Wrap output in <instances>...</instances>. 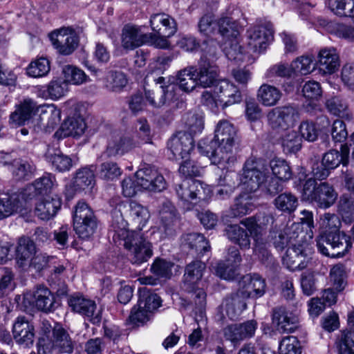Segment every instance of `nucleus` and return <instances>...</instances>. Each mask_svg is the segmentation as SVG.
I'll use <instances>...</instances> for the list:
<instances>
[{"label":"nucleus","mask_w":354,"mask_h":354,"mask_svg":"<svg viewBox=\"0 0 354 354\" xmlns=\"http://www.w3.org/2000/svg\"><path fill=\"white\" fill-rule=\"evenodd\" d=\"M281 145L285 153H296L301 147V138L297 131L287 129L281 136Z\"/></svg>","instance_id":"50"},{"label":"nucleus","mask_w":354,"mask_h":354,"mask_svg":"<svg viewBox=\"0 0 354 354\" xmlns=\"http://www.w3.org/2000/svg\"><path fill=\"white\" fill-rule=\"evenodd\" d=\"M295 75H305L310 73L315 68L313 57L312 55H302L298 57L292 62Z\"/></svg>","instance_id":"57"},{"label":"nucleus","mask_w":354,"mask_h":354,"mask_svg":"<svg viewBox=\"0 0 354 354\" xmlns=\"http://www.w3.org/2000/svg\"><path fill=\"white\" fill-rule=\"evenodd\" d=\"M317 246L326 257H342L350 250L352 243L349 236L339 230L321 234L317 239Z\"/></svg>","instance_id":"5"},{"label":"nucleus","mask_w":354,"mask_h":354,"mask_svg":"<svg viewBox=\"0 0 354 354\" xmlns=\"http://www.w3.org/2000/svg\"><path fill=\"white\" fill-rule=\"evenodd\" d=\"M127 225L122 215L115 212L110 230V232L113 234V240L115 243L124 245L132 263L140 265L152 257V246L142 232H129Z\"/></svg>","instance_id":"2"},{"label":"nucleus","mask_w":354,"mask_h":354,"mask_svg":"<svg viewBox=\"0 0 354 354\" xmlns=\"http://www.w3.org/2000/svg\"><path fill=\"white\" fill-rule=\"evenodd\" d=\"M49 38L53 47L64 55H71L77 48L78 38L71 28H62L53 31Z\"/></svg>","instance_id":"12"},{"label":"nucleus","mask_w":354,"mask_h":354,"mask_svg":"<svg viewBox=\"0 0 354 354\" xmlns=\"http://www.w3.org/2000/svg\"><path fill=\"white\" fill-rule=\"evenodd\" d=\"M129 214L133 222L140 232L147 224L150 215L148 209L136 201L129 203Z\"/></svg>","instance_id":"47"},{"label":"nucleus","mask_w":354,"mask_h":354,"mask_svg":"<svg viewBox=\"0 0 354 354\" xmlns=\"http://www.w3.org/2000/svg\"><path fill=\"white\" fill-rule=\"evenodd\" d=\"M150 24L153 31L158 35L171 37L176 31L175 21L165 13H157L151 16Z\"/></svg>","instance_id":"30"},{"label":"nucleus","mask_w":354,"mask_h":354,"mask_svg":"<svg viewBox=\"0 0 354 354\" xmlns=\"http://www.w3.org/2000/svg\"><path fill=\"white\" fill-rule=\"evenodd\" d=\"M86 128V125L82 118H68L61 126V135L64 137L80 136L84 133Z\"/></svg>","instance_id":"42"},{"label":"nucleus","mask_w":354,"mask_h":354,"mask_svg":"<svg viewBox=\"0 0 354 354\" xmlns=\"http://www.w3.org/2000/svg\"><path fill=\"white\" fill-rule=\"evenodd\" d=\"M135 178L137 184L143 189L160 192L166 187L164 177L151 167H144L136 171Z\"/></svg>","instance_id":"14"},{"label":"nucleus","mask_w":354,"mask_h":354,"mask_svg":"<svg viewBox=\"0 0 354 354\" xmlns=\"http://www.w3.org/2000/svg\"><path fill=\"white\" fill-rule=\"evenodd\" d=\"M272 321L277 330L292 333L299 322V313L297 310L291 311L285 307H278L273 310Z\"/></svg>","instance_id":"22"},{"label":"nucleus","mask_w":354,"mask_h":354,"mask_svg":"<svg viewBox=\"0 0 354 354\" xmlns=\"http://www.w3.org/2000/svg\"><path fill=\"white\" fill-rule=\"evenodd\" d=\"M303 195L307 200L314 201L321 208H328L337 198V193L327 182L317 184L315 180L308 179L304 185Z\"/></svg>","instance_id":"6"},{"label":"nucleus","mask_w":354,"mask_h":354,"mask_svg":"<svg viewBox=\"0 0 354 354\" xmlns=\"http://www.w3.org/2000/svg\"><path fill=\"white\" fill-rule=\"evenodd\" d=\"M329 279L333 288L337 292L343 290L347 283L346 267L341 263L333 266L330 270Z\"/></svg>","instance_id":"48"},{"label":"nucleus","mask_w":354,"mask_h":354,"mask_svg":"<svg viewBox=\"0 0 354 354\" xmlns=\"http://www.w3.org/2000/svg\"><path fill=\"white\" fill-rule=\"evenodd\" d=\"M214 92L223 109L241 102L242 95L239 88L226 80H221L215 85Z\"/></svg>","instance_id":"17"},{"label":"nucleus","mask_w":354,"mask_h":354,"mask_svg":"<svg viewBox=\"0 0 354 354\" xmlns=\"http://www.w3.org/2000/svg\"><path fill=\"white\" fill-rule=\"evenodd\" d=\"M279 354H301L299 342L295 336H288L279 344Z\"/></svg>","instance_id":"64"},{"label":"nucleus","mask_w":354,"mask_h":354,"mask_svg":"<svg viewBox=\"0 0 354 354\" xmlns=\"http://www.w3.org/2000/svg\"><path fill=\"white\" fill-rule=\"evenodd\" d=\"M241 224L244 225L253 237L254 252L262 261H268L271 254L267 249V243L261 236V226L257 223L256 217L252 216L243 219Z\"/></svg>","instance_id":"16"},{"label":"nucleus","mask_w":354,"mask_h":354,"mask_svg":"<svg viewBox=\"0 0 354 354\" xmlns=\"http://www.w3.org/2000/svg\"><path fill=\"white\" fill-rule=\"evenodd\" d=\"M196 68L188 66L179 71L176 75V82L182 91L189 93L198 86L196 78Z\"/></svg>","instance_id":"39"},{"label":"nucleus","mask_w":354,"mask_h":354,"mask_svg":"<svg viewBox=\"0 0 354 354\" xmlns=\"http://www.w3.org/2000/svg\"><path fill=\"white\" fill-rule=\"evenodd\" d=\"M250 196L247 194H241L236 198L234 205L231 207L230 215L233 217H241L249 214L252 209Z\"/></svg>","instance_id":"54"},{"label":"nucleus","mask_w":354,"mask_h":354,"mask_svg":"<svg viewBox=\"0 0 354 354\" xmlns=\"http://www.w3.org/2000/svg\"><path fill=\"white\" fill-rule=\"evenodd\" d=\"M227 238L239 245L241 249L246 250L250 247V239L246 230L238 225H230L225 230Z\"/></svg>","instance_id":"41"},{"label":"nucleus","mask_w":354,"mask_h":354,"mask_svg":"<svg viewBox=\"0 0 354 354\" xmlns=\"http://www.w3.org/2000/svg\"><path fill=\"white\" fill-rule=\"evenodd\" d=\"M338 211L344 222L351 223L354 219V202L352 198L346 196H341Z\"/></svg>","instance_id":"60"},{"label":"nucleus","mask_w":354,"mask_h":354,"mask_svg":"<svg viewBox=\"0 0 354 354\" xmlns=\"http://www.w3.org/2000/svg\"><path fill=\"white\" fill-rule=\"evenodd\" d=\"M243 297L239 293L227 297L221 305V311L223 316H227L230 319L237 318L246 308V304Z\"/></svg>","instance_id":"33"},{"label":"nucleus","mask_w":354,"mask_h":354,"mask_svg":"<svg viewBox=\"0 0 354 354\" xmlns=\"http://www.w3.org/2000/svg\"><path fill=\"white\" fill-rule=\"evenodd\" d=\"M327 6L337 16H354V0H328Z\"/></svg>","instance_id":"49"},{"label":"nucleus","mask_w":354,"mask_h":354,"mask_svg":"<svg viewBox=\"0 0 354 354\" xmlns=\"http://www.w3.org/2000/svg\"><path fill=\"white\" fill-rule=\"evenodd\" d=\"M196 78L198 86L203 88L214 86L220 81L217 66L202 59L198 68H196Z\"/></svg>","instance_id":"27"},{"label":"nucleus","mask_w":354,"mask_h":354,"mask_svg":"<svg viewBox=\"0 0 354 354\" xmlns=\"http://www.w3.org/2000/svg\"><path fill=\"white\" fill-rule=\"evenodd\" d=\"M312 254V248L306 241L292 244L282 258L283 264L292 271L305 269L311 263Z\"/></svg>","instance_id":"8"},{"label":"nucleus","mask_w":354,"mask_h":354,"mask_svg":"<svg viewBox=\"0 0 354 354\" xmlns=\"http://www.w3.org/2000/svg\"><path fill=\"white\" fill-rule=\"evenodd\" d=\"M134 149L128 136L113 137L108 140L104 154L108 158L122 156Z\"/></svg>","instance_id":"32"},{"label":"nucleus","mask_w":354,"mask_h":354,"mask_svg":"<svg viewBox=\"0 0 354 354\" xmlns=\"http://www.w3.org/2000/svg\"><path fill=\"white\" fill-rule=\"evenodd\" d=\"M267 174L264 167L254 158L248 159L243 167V172L241 178L242 189L247 192H253L266 181Z\"/></svg>","instance_id":"9"},{"label":"nucleus","mask_w":354,"mask_h":354,"mask_svg":"<svg viewBox=\"0 0 354 354\" xmlns=\"http://www.w3.org/2000/svg\"><path fill=\"white\" fill-rule=\"evenodd\" d=\"M270 167L272 174L278 180L287 182L292 178V171L286 160L274 158L270 161Z\"/></svg>","instance_id":"44"},{"label":"nucleus","mask_w":354,"mask_h":354,"mask_svg":"<svg viewBox=\"0 0 354 354\" xmlns=\"http://www.w3.org/2000/svg\"><path fill=\"white\" fill-rule=\"evenodd\" d=\"M12 335L18 344L24 347H29L34 342L35 335L34 326L25 317H19L13 324Z\"/></svg>","instance_id":"23"},{"label":"nucleus","mask_w":354,"mask_h":354,"mask_svg":"<svg viewBox=\"0 0 354 354\" xmlns=\"http://www.w3.org/2000/svg\"><path fill=\"white\" fill-rule=\"evenodd\" d=\"M223 51L226 57L236 62H243L244 55L242 52V48L238 43L236 38L231 39L229 42H225Z\"/></svg>","instance_id":"62"},{"label":"nucleus","mask_w":354,"mask_h":354,"mask_svg":"<svg viewBox=\"0 0 354 354\" xmlns=\"http://www.w3.org/2000/svg\"><path fill=\"white\" fill-rule=\"evenodd\" d=\"M140 297L138 304L140 308H144L151 315L161 306L162 300L156 293L151 292L147 288H140Z\"/></svg>","instance_id":"43"},{"label":"nucleus","mask_w":354,"mask_h":354,"mask_svg":"<svg viewBox=\"0 0 354 354\" xmlns=\"http://www.w3.org/2000/svg\"><path fill=\"white\" fill-rule=\"evenodd\" d=\"M182 245L186 249L195 250L196 252L203 254L209 250V243L203 234L198 233H189L182 237Z\"/></svg>","instance_id":"40"},{"label":"nucleus","mask_w":354,"mask_h":354,"mask_svg":"<svg viewBox=\"0 0 354 354\" xmlns=\"http://www.w3.org/2000/svg\"><path fill=\"white\" fill-rule=\"evenodd\" d=\"M177 90V86L172 84L167 86L165 88L159 86L156 93L153 91H145V97L149 104L154 107H160L167 103L170 105L176 102L174 106L182 108L184 102L182 100L178 101Z\"/></svg>","instance_id":"13"},{"label":"nucleus","mask_w":354,"mask_h":354,"mask_svg":"<svg viewBox=\"0 0 354 354\" xmlns=\"http://www.w3.org/2000/svg\"><path fill=\"white\" fill-rule=\"evenodd\" d=\"M275 207L282 212L292 213L297 205V198L290 192H284L279 194L274 201Z\"/></svg>","instance_id":"51"},{"label":"nucleus","mask_w":354,"mask_h":354,"mask_svg":"<svg viewBox=\"0 0 354 354\" xmlns=\"http://www.w3.org/2000/svg\"><path fill=\"white\" fill-rule=\"evenodd\" d=\"M183 121L185 128L184 131L187 132L192 137L194 135L201 133L203 129V119L196 114L188 113L183 116Z\"/></svg>","instance_id":"56"},{"label":"nucleus","mask_w":354,"mask_h":354,"mask_svg":"<svg viewBox=\"0 0 354 354\" xmlns=\"http://www.w3.org/2000/svg\"><path fill=\"white\" fill-rule=\"evenodd\" d=\"M337 354H354V340L349 332H342L336 342Z\"/></svg>","instance_id":"63"},{"label":"nucleus","mask_w":354,"mask_h":354,"mask_svg":"<svg viewBox=\"0 0 354 354\" xmlns=\"http://www.w3.org/2000/svg\"><path fill=\"white\" fill-rule=\"evenodd\" d=\"M35 253L36 247L32 240L24 236L19 239L16 249V261L20 268L28 267Z\"/></svg>","instance_id":"31"},{"label":"nucleus","mask_w":354,"mask_h":354,"mask_svg":"<svg viewBox=\"0 0 354 354\" xmlns=\"http://www.w3.org/2000/svg\"><path fill=\"white\" fill-rule=\"evenodd\" d=\"M39 106L30 98L24 99L16 106V109L10 115V122L15 126H21L30 120L38 111Z\"/></svg>","instance_id":"26"},{"label":"nucleus","mask_w":354,"mask_h":354,"mask_svg":"<svg viewBox=\"0 0 354 354\" xmlns=\"http://www.w3.org/2000/svg\"><path fill=\"white\" fill-rule=\"evenodd\" d=\"M350 149L347 145H342L341 151L330 150L324 153L322 157V164L324 168L313 169V174L315 178L320 180L326 178L329 175V170L333 169L340 164L344 166L348 162Z\"/></svg>","instance_id":"10"},{"label":"nucleus","mask_w":354,"mask_h":354,"mask_svg":"<svg viewBox=\"0 0 354 354\" xmlns=\"http://www.w3.org/2000/svg\"><path fill=\"white\" fill-rule=\"evenodd\" d=\"M194 147V138L186 131L177 132L167 142V149L176 159L186 158Z\"/></svg>","instance_id":"15"},{"label":"nucleus","mask_w":354,"mask_h":354,"mask_svg":"<svg viewBox=\"0 0 354 354\" xmlns=\"http://www.w3.org/2000/svg\"><path fill=\"white\" fill-rule=\"evenodd\" d=\"M235 187L236 183L232 176L225 174L223 177L221 176L218 181L216 196L219 199H226L234 192Z\"/></svg>","instance_id":"58"},{"label":"nucleus","mask_w":354,"mask_h":354,"mask_svg":"<svg viewBox=\"0 0 354 354\" xmlns=\"http://www.w3.org/2000/svg\"><path fill=\"white\" fill-rule=\"evenodd\" d=\"M205 264L201 261H194L185 268L182 288L187 292L195 294V303L203 306L205 303L207 286L205 281L202 280Z\"/></svg>","instance_id":"3"},{"label":"nucleus","mask_w":354,"mask_h":354,"mask_svg":"<svg viewBox=\"0 0 354 354\" xmlns=\"http://www.w3.org/2000/svg\"><path fill=\"white\" fill-rule=\"evenodd\" d=\"M176 209L170 201H164L159 209V218L165 233L174 225L176 220Z\"/></svg>","instance_id":"45"},{"label":"nucleus","mask_w":354,"mask_h":354,"mask_svg":"<svg viewBox=\"0 0 354 354\" xmlns=\"http://www.w3.org/2000/svg\"><path fill=\"white\" fill-rule=\"evenodd\" d=\"M61 206L62 200L59 197L47 196L36 203L35 214L41 220L48 221L56 215Z\"/></svg>","instance_id":"29"},{"label":"nucleus","mask_w":354,"mask_h":354,"mask_svg":"<svg viewBox=\"0 0 354 354\" xmlns=\"http://www.w3.org/2000/svg\"><path fill=\"white\" fill-rule=\"evenodd\" d=\"M56 186L55 178L51 174H45L37 179L33 185L28 186L23 192V196H26L27 200L31 198L30 192L35 189L37 194H44L50 192Z\"/></svg>","instance_id":"35"},{"label":"nucleus","mask_w":354,"mask_h":354,"mask_svg":"<svg viewBox=\"0 0 354 354\" xmlns=\"http://www.w3.org/2000/svg\"><path fill=\"white\" fill-rule=\"evenodd\" d=\"M294 225L285 229L283 231H271L269 235V241L272 242L277 250H283L288 244L298 238L299 235L293 230Z\"/></svg>","instance_id":"38"},{"label":"nucleus","mask_w":354,"mask_h":354,"mask_svg":"<svg viewBox=\"0 0 354 354\" xmlns=\"http://www.w3.org/2000/svg\"><path fill=\"white\" fill-rule=\"evenodd\" d=\"M236 131L232 124L227 120H221L215 129L214 140L209 144L198 143L199 152L207 156L211 162L221 169L230 170L236 161L233 153Z\"/></svg>","instance_id":"1"},{"label":"nucleus","mask_w":354,"mask_h":354,"mask_svg":"<svg viewBox=\"0 0 354 354\" xmlns=\"http://www.w3.org/2000/svg\"><path fill=\"white\" fill-rule=\"evenodd\" d=\"M214 24L218 28V33L224 38L231 39L236 38L239 35V24L231 17H222Z\"/></svg>","instance_id":"46"},{"label":"nucleus","mask_w":354,"mask_h":354,"mask_svg":"<svg viewBox=\"0 0 354 354\" xmlns=\"http://www.w3.org/2000/svg\"><path fill=\"white\" fill-rule=\"evenodd\" d=\"M50 70V62L45 57H39L28 65L26 73L30 77H41L46 75Z\"/></svg>","instance_id":"55"},{"label":"nucleus","mask_w":354,"mask_h":354,"mask_svg":"<svg viewBox=\"0 0 354 354\" xmlns=\"http://www.w3.org/2000/svg\"><path fill=\"white\" fill-rule=\"evenodd\" d=\"M75 342L67 330L60 324L53 326L51 338L40 337L37 343L38 354H51L53 350L59 353L71 354L73 352Z\"/></svg>","instance_id":"4"},{"label":"nucleus","mask_w":354,"mask_h":354,"mask_svg":"<svg viewBox=\"0 0 354 354\" xmlns=\"http://www.w3.org/2000/svg\"><path fill=\"white\" fill-rule=\"evenodd\" d=\"M64 75V81L66 84H71L74 85H80L87 81V75L80 68L73 66L66 65L62 68Z\"/></svg>","instance_id":"53"},{"label":"nucleus","mask_w":354,"mask_h":354,"mask_svg":"<svg viewBox=\"0 0 354 354\" xmlns=\"http://www.w3.org/2000/svg\"><path fill=\"white\" fill-rule=\"evenodd\" d=\"M316 64L324 74H333L340 66L339 56L335 48H322L317 55Z\"/></svg>","instance_id":"25"},{"label":"nucleus","mask_w":354,"mask_h":354,"mask_svg":"<svg viewBox=\"0 0 354 354\" xmlns=\"http://www.w3.org/2000/svg\"><path fill=\"white\" fill-rule=\"evenodd\" d=\"M95 168L93 166L82 167L76 171L74 186L80 190H90L95 184Z\"/></svg>","instance_id":"37"},{"label":"nucleus","mask_w":354,"mask_h":354,"mask_svg":"<svg viewBox=\"0 0 354 354\" xmlns=\"http://www.w3.org/2000/svg\"><path fill=\"white\" fill-rule=\"evenodd\" d=\"M30 209L27 198L21 194H13L6 198H0V220L14 213L24 214Z\"/></svg>","instance_id":"21"},{"label":"nucleus","mask_w":354,"mask_h":354,"mask_svg":"<svg viewBox=\"0 0 354 354\" xmlns=\"http://www.w3.org/2000/svg\"><path fill=\"white\" fill-rule=\"evenodd\" d=\"M148 35L145 34L140 27L127 25L122 33V45L124 48L133 50L147 42Z\"/></svg>","instance_id":"28"},{"label":"nucleus","mask_w":354,"mask_h":354,"mask_svg":"<svg viewBox=\"0 0 354 354\" xmlns=\"http://www.w3.org/2000/svg\"><path fill=\"white\" fill-rule=\"evenodd\" d=\"M282 93L277 87L263 84L258 89L257 97L258 101L265 106H273L278 104Z\"/></svg>","instance_id":"34"},{"label":"nucleus","mask_w":354,"mask_h":354,"mask_svg":"<svg viewBox=\"0 0 354 354\" xmlns=\"http://www.w3.org/2000/svg\"><path fill=\"white\" fill-rule=\"evenodd\" d=\"M144 308H140V305L137 304L131 308L130 315L127 319L129 324L133 326H140L147 322L151 317Z\"/></svg>","instance_id":"61"},{"label":"nucleus","mask_w":354,"mask_h":354,"mask_svg":"<svg viewBox=\"0 0 354 354\" xmlns=\"http://www.w3.org/2000/svg\"><path fill=\"white\" fill-rule=\"evenodd\" d=\"M175 189L179 199L184 205H187V209H190V205L196 204L198 201L207 198L212 192L209 186L192 178L183 180L176 185Z\"/></svg>","instance_id":"7"},{"label":"nucleus","mask_w":354,"mask_h":354,"mask_svg":"<svg viewBox=\"0 0 354 354\" xmlns=\"http://www.w3.org/2000/svg\"><path fill=\"white\" fill-rule=\"evenodd\" d=\"M24 302L32 303L37 308L45 313H50L55 309V297L46 287L39 286L32 293H26L24 295Z\"/></svg>","instance_id":"19"},{"label":"nucleus","mask_w":354,"mask_h":354,"mask_svg":"<svg viewBox=\"0 0 354 354\" xmlns=\"http://www.w3.org/2000/svg\"><path fill=\"white\" fill-rule=\"evenodd\" d=\"M241 261L239 250L234 246L229 248L225 260L218 263L215 267L216 274L225 280L234 279Z\"/></svg>","instance_id":"18"},{"label":"nucleus","mask_w":354,"mask_h":354,"mask_svg":"<svg viewBox=\"0 0 354 354\" xmlns=\"http://www.w3.org/2000/svg\"><path fill=\"white\" fill-rule=\"evenodd\" d=\"M68 91V85L62 80H51L46 86L39 90V95L43 98L57 100L64 97Z\"/></svg>","instance_id":"36"},{"label":"nucleus","mask_w":354,"mask_h":354,"mask_svg":"<svg viewBox=\"0 0 354 354\" xmlns=\"http://www.w3.org/2000/svg\"><path fill=\"white\" fill-rule=\"evenodd\" d=\"M272 36L270 24L258 25L247 31V49L249 53L260 54L264 51Z\"/></svg>","instance_id":"11"},{"label":"nucleus","mask_w":354,"mask_h":354,"mask_svg":"<svg viewBox=\"0 0 354 354\" xmlns=\"http://www.w3.org/2000/svg\"><path fill=\"white\" fill-rule=\"evenodd\" d=\"M86 221H96V218L88 204L84 201H79L75 205L73 212V224Z\"/></svg>","instance_id":"59"},{"label":"nucleus","mask_w":354,"mask_h":354,"mask_svg":"<svg viewBox=\"0 0 354 354\" xmlns=\"http://www.w3.org/2000/svg\"><path fill=\"white\" fill-rule=\"evenodd\" d=\"M265 280L259 274H247L239 281V294L243 297L258 298L266 292Z\"/></svg>","instance_id":"20"},{"label":"nucleus","mask_w":354,"mask_h":354,"mask_svg":"<svg viewBox=\"0 0 354 354\" xmlns=\"http://www.w3.org/2000/svg\"><path fill=\"white\" fill-rule=\"evenodd\" d=\"M10 170L16 180H28L32 178L35 168L27 161L15 160L11 164Z\"/></svg>","instance_id":"52"},{"label":"nucleus","mask_w":354,"mask_h":354,"mask_svg":"<svg viewBox=\"0 0 354 354\" xmlns=\"http://www.w3.org/2000/svg\"><path fill=\"white\" fill-rule=\"evenodd\" d=\"M68 305L73 311L86 317L93 324L100 322L101 317L95 313V301L82 296L73 295L68 299Z\"/></svg>","instance_id":"24"}]
</instances>
